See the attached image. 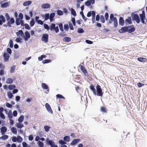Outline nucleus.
Wrapping results in <instances>:
<instances>
[{"label": "nucleus", "mask_w": 147, "mask_h": 147, "mask_svg": "<svg viewBox=\"0 0 147 147\" xmlns=\"http://www.w3.org/2000/svg\"><path fill=\"white\" fill-rule=\"evenodd\" d=\"M0 20L2 21L3 23H5V18L2 15L0 16Z\"/></svg>", "instance_id": "43"}, {"label": "nucleus", "mask_w": 147, "mask_h": 147, "mask_svg": "<svg viewBox=\"0 0 147 147\" xmlns=\"http://www.w3.org/2000/svg\"><path fill=\"white\" fill-rule=\"evenodd\" d=\"M113 21L114 25L115 27L116 28L118 26V22L117 18L114 17L113 14H111L110 16V20H109V23L111 24Z\"/></svg>", "instance_id": "1"}, {"label": "nucleus", "mask_w": 147, "mask_h": 147, "mask_svg": "<svg viewBox=\"0 0 147 147\" xmlns=\"http://www.w3.org/2000/svg\"><path fill=\"white\" fill-rule=\"evenodd\" d=\"M46 141L47 144L50 145L51 147H52L55 144L54 141L53 140H49L48 139H47L46 140Z\"/></svg>", "instance_id": "12"}, {"label": "nucleus", "mask_w": 147, "mask_h": 147, "mask_svg": "<svg viewBox=\"0 0 147 147\" xmlns=\"http://www.w3.org/2000/svg\"><path fill=\"white\" fill-rule=\"evenodd\" d=\"M25 36L24 37V39L25 40H27L30 37V35L29 32L26 31L25 32Z\"/></svg>", "instance_id": "15"}, {"label": "nucleus", "mask_w": 147, "mask_h": 147, "mask_svg": "<svg viewBox=\"0 0 147 147\" xmlns=\"http://www.w3.org/2000/svg\"><path fill=\"white\" fill-rule=\"evenodd\" d=\"M46 56L45 55H42L40 57H38V59L39 61H42L43 58H45Z\"/></svg>", "instance_id": "54"}, {"label": "nucleus", "mask_w": 147, "mask_h": 147, "mask_svg": "<svg viewBox=\"0 0 147 147\" xmlns=\"http://www.w3.org/2000/svg\"><path fill=\"white\" fill-rule=\"evenodd\" d=\"M140 62H147V59L143 57H139L137 59Z\"/></svg>", "instance_id": "22"}, {"label": "nucleus", "mask_w": 147, "mask_h": 147, "mask_svg": "<svg viewBox=\"0 0 147 147\" xmlns=\"http://www.w3.org/2000/svg\"><path fill=\"white\" fill-rule=\"evenodd\" d=\"M32 3V1H25L23 3V5L24 6H28L29 5Z\"/></svg>", "instance_id": "25"}, {"label": "nucleus", "mask_w": 147, "mask_h": 147, "mask_svg": "<svg viewBox=\"0 0 147 147\" xmlns=\"http://www.w3.org/2000/svg\"><path fill=\"white\" fill-rule=\"evenodd\" d=\"M55 24L54 23H52L50 27V29L51 31L55 30L56 33H57L59 32V29L58 26L55 27Z\"/></svg>", "instance_id": "3"}, {"label": "nucleus", "mask_w": 147, "mask_h": 147, "mask_svg": "<svg viewBox=\"0 0 147 147\" xmlns=\"http://www.w3.org/2000/svg\"><path fill=\"white\" fill-rule=\"evenodd\" d=\"M71 38L69 37H65L63 39V40L65 42H68L71 41Z\"/></svg>", "instance_id": "39"}, {"label": "nucleus", "mask_w": 147, "mask_h": 147, "mask_svg": "<svg viewBox=\"0 0 147 147\" xmlns=\"http://www.w3.org/2000/svg\"><path fill=\"white\" fill-rule=\"evenodd\" d=\"M84 32V30L82 28H79L78 30V32L80 33H83Z\"/></svg>", "instance_id": "56"}, {"label": "nucleus", "mask_w": 147, "mask_h": 147, "mask_svg": "<svg viewBox=\"0 0 147 147\" xmlns=\"http://www.w3.org/2000/svg\"><path fill=\"white\" fill-rule=\"evenodd\" d=\"M119 24L121 26H123L124 24V21L123 18L121 17L119 18Z\"/></svg>", "instance_id": "18"}, {"label": "nucleus", "mask_w": 147, "mask_h": 147, "mask_svg": "<svg viewBox=\"0 0 147 147\" xmlns=\"http://www.w3.org/2000/svg\"><path fill=\"white\" fill-rule=\"evenodd\" d=\"M139 16L141 22L143 24H146L144 20H146V16L144 11H142V13L140 14Z\"/></svg>", "instance_id": "4"}, {"label": "nucleus", "mask_w": 147, "mask_h": 147, "mask_svg": "<svg viewBox=\"0 0 147 147\" xmlns=\"http://www.w3.org/2000/svg\"><path fill=\"white\" fill-rule=\"evenodd\" d=\"M49 35L47 34H44L42 37V40L45 42H47L48 41Z\"/></svg>", "instance_id": "6"}, {"label": "nucleus", "mask_w": 147, "mask_h": 147, "mask_svg": "<svg viewBox=\"0 0 147 147\" xmlns=\"http://www.w3.org/2000/svg\"><path fill=\"white\" fill-rule=\"evenodd\" d=\"M22 138L20 136H18L17 138V141L18 143H21L22 141Z\"/></svg>", "instance_id": "36"}, {"label": "nucleus", "mask_w": 147, "mask_h": 147, "mask_svg": "<svg viewBox=\"0 0 147 147\" xmlns=\"http://www.w3.org/2000/svg\"><path fill=\"white\" fill-rule=\"evenodd\" d=\"M9 137V136L7 135H5L0 137V139L2 140H5L7 139Z\"/></svg>", "instance_id": "31"}, {"label": "nucleus", "mask_w": 147, "mask_h": 147, "mask_svg": "<svg viewBox=\"0 0 147 147\" xmlns=\"http://www.w3.org/2000/svg\"><path fill=\"white\" fill-rule=\"evenodd\" d=\"M125 23L126 25L132 24L131 18L130 17H128L125 20Z\"/></svg>", "instance_id": "9"}, {"label": "nucleus", "mask_w": 147, "mask_h": 147, "mask_svg": "<svg viewBox=\"0 0 147 147\" xmlns=\"http://www.w3.org/2000/svg\"><path fill=\"white\" fill-rule=\"evenodd\" d=\"M59 142L61 145H64L66 144V142L62 140H60L59 141Z\"/></svg>", "instance_id": "46"}, {"label": "nucleus", "mask_w": 147, "mask_h": 147, "mask_svg": "<svg viewBox=\"0 0 147 147\" xmlns=\"http://www.w3.org/2000/svg\"><path fill=\"white\" fill-rule=\"evenodd\" d=\"M59 26L60 30L61 32H63V26L62 24L61 23H60L59 24Z\"/></svg>", "instance_id": "50"}, {"label": "nucleus", "mask_w": 147, "mask_h": 147, "mask_svg": "<svg viewBox=\"0 0 147 147\" xmlns=\"http://www.w3.org/2000/svg\"><path fill=\"white\" fill-rule=\"evenodd\" d=\"M80 14L82 15V18L84 20V21H86L87 18H86L84 16L83 12L82 11H81L80 12Z\"/></svg>", "instance_id": "55"}, {"label": "nucleus", "mask_w": 147, "mask_h": 147, "mask_svg": "<svg viewBox=\"0 0 147 147\" xmlns=\"http://www.w3.org/2000/svg\"><path fill=\"white\" fill-rule=\"evenodd\" d=\"M91 4V3L90 1L88 0L85 3V5L87 6H89Z\"/></svg>", "instance_id": "45"}, {"label": "nucleus", "mask_w": 147, "mask_h": 147, "mask_svg": "<svg viewBox=\"0 0 147 147\" xmlns=\"http://www.w3.org/2000/svg\"><path fill=\"white\" fill-rule=\"evenodd\" d=\"M95 11H92V23H94L95 22Z\"/></svg>", "instance_id": "26"}, {"label": "nucleus", "mask_w": 147, "mask_h": 147, "mask_svg": "<svg viewBox=\"0 0 147 147\" xmlns=\"http://www.w3.org/2000/svg\"><path fill=\"white\" fill-rule=\"evenodd\" d=\"M21 123H16V126L17 127L19 128H21L24 127V125L23 124Z\"/></svg>", "instance_id": "29"}, {"label": "nucleus", "mask_w": 147, "mask_h": 147, "mask_svg": "<svg viewBox=\"0 0 147 147\" xmlns=\"http://www.w3.org/2000/svg\"><path fill=\"white\" fill-rule=\"evenodd\" d=\"M90 89L92 91L94 94L95 95H96V90L94 88V86L93 85H91L90 86Z\"/></svg>", "instance_id": "19"}, {"label": "nucleus", "mask_w": 147, "mask_h": 147, "mask_svg": "<svg viewBox=\"0 0 147 147\" xmlns=\"http://www.w3.org/2000/svg\"><path fill=\"white\" fill-rule=\"evenodd\" d=\"M79 66L80 67V69L83 72L84 74L86 76H88V74L85 69V67L83 65H80Z\"/></svg>", "instance_id": "8"}, {"label": "nucleus", "mask_w": 147, "mask_h": 147, "mask_svg": "<svg viewBox=\"0 0 147 147\" xmlns=\"http://www.w3.org/2000/svg\"><path fill=\"white\" fill-rule=\"evenodd\" d=\"M127 27L128 31L127 32L129 33H131L135 31V28L134 26L132 25L130 26H127Z\"/></svg>", "instance_id": "7"}, {"label": "nucleus", "mask_w": 147, "mask_h": 147, "mask_svg": "<svg viewBox=\"0 0 147 147\" xmlns=\"http://www.w3.org/2000/svg\"><path fill=\"white\" fill-rule=\"evenodd\" d=\"M1 133L2 135L4 134L7 131V128L5 126H3L1 128Z\"/></svg>", "instance_id": "16"}, {"label": "nucleus", "mask_w": 147, "mask_h": 147, "mask_svg": "<svg viewBox=\"0 0 147 147\" xmlns=\"http://www.w3.org/2000/svg\"><path fill=\"white\" fill-rule=\"evenodd\" d=\"M55 16V13H52L50 14L49 16V19L50 22H52L54 20V18Z\"/></svg>", "instance_id": "17"}, {"label": "nucleus", "mask_w": 147, "mask_h": 147, "mask_svg": "<svg viewBox=\"0 0 147 147\" xmlns=\"http://www.w3.org/2000/svg\"><path fill=\"white\" fill-rule=\"evenodd\" d=\"M8 116L9 118L10 119H11L13 117V115L12 112L11 111H9L8 113Z\"/></svg>", "instance_id": "35"}, {"label": "nucleus", "mask_w": 147, "mask_h": 147, "mask_svg": "<svg viewBox=\"0 0 147 147\" xmlns=\"http://www.w3.org/2000/svg\"><path fill=\"white\" fill-rule=\"evenodd\" d=\"M35 24L34 21L33 20H31L30 22V25L31 26H32Z\"/></svg>", "instance_id": "62"}, {"label": "nucleus", "mask_w": 147, "mask_h": 147, "mask_svg": "<svg viewBox=\"0 0 147 147\" xmlns=\"http://www.w3.org/2000/svg\"><path fill=\"white\" fill-rule=\"evenodd\" d=\"M80 140L79 139H74L72 142L71 143L70 145L71 146L75 145Z\"/></svg>", "instance_id": "14"}, {"label": "nucleus", "mask_w": 147, "mask_h": 147, "mask_svg": "<svg viewBox=\"0 0 147 147\" xmlns=\"http://www.w3.org/2000/svg\"><path fill=\"white\" fill-rule=\"evenodd\" d=\"M45 107L49 112L51 114L53 113V111L51 109V107L48 103H47L45 104Z\"/></svg>", "instance_id": "11"}, {"label": "nucleus", "mask_w": 147, "mask_h": 147, "mask_svg": "<svg viewBox=\"0 0 147 147\" xmlns=\"http://www.w3.org/2000/svg\"><path fill=\"white\" fill-rule=\"evenodd\" d=\"M44 128L45 131L48 132L49 131V129H50V127L48 126L45 125L44 127Z\"/></svg>", "instance_id": "49"}, {"label": "nucleus", "mask_w": 147, "mask_h": 147, "mask_svg": "<svg viewBox=\"0 0 147 147\" xmlns=\"http://www.w3.org/2000/svg\"><path fill=\"white\" fill-rule=\"evenodd\" d=\"M63 139L64 141L67 142H69L70 141V138L69 136H65L63 138Z\"/></svg>", "instance_id": "32"}, {"label": "nucleus", "mask_w": 147, "mask_h": 147, "mask_svg": "<svg viewBox=\"0 0 147 147\" xmlns=\"http://www.w3.org/2000/svg\"><path fill=\"white\" fill-rule=\"evenodd\" d=\"M15 66H13L11 67L10 69V73H13L15 71Z\"/></svg>", "instance_id": "51"}, {"label": "nucleus", "mask_w": 147, "mask_h": 147, "mask_svg": "<svg viewBox=\"0 0 147 147\" xmlns=\"http://www.w3.org/2000/svg\"><path fill=\"white\" fill-rule=\"evenodd\" d=\"M42 16L45 18V20H47L49 18V13L45 14L44 15Z\"/></svg>", "instance_id": "28"}, {"label": "nucleus", "mask_w": 147, "mask_h": 147, "mask_svg": "<svg viewBox=\"0 0 147 147\" xmlns=\"http://www.w3.org/2000/svg\"><path fill=\"white\" fill-rule=\"evenodd\" d=\"M3 56L4 58L5 61H7L9 57V55L6 53H4L3 54Z\"/></svg>", "instance_id": "20"}, {"label": "nucleus", "mask_w": 147, "mask_h": 147, "mask_svg": "<svg viewBox=\"0 0 147 147\" xmlns=\"http://www.w3.org/2000/svg\"><path fill=\"white\" fill-rule=\"evenodd\" d=\"M71 14L73 15L74 17H75L76 16V11L73 8H71Z\"/></svg>", "instance_id": "41"}, {"label": "nucleus", "mask_w": 147, "mask_h": 147, "mask_svg": "<svg viewBox=\"0 0 147 147\" xmlns=\"http://www.w3.org/2000/svg\"><path fill=\"white\" fill-rule=\"evenodd\" d=\"M56 98H59L61 100H65V98L61 94H57L56 95Z\"/></svg>", "instance_id": "27"}, {"label": "nucleus", "mask_w": 147, "mask_h": 147, "mask_svg": "<svg viewBox=\"0 0 147 147\" xmlns=\"http://www.w3.org/2000/svg\"><path fill=\"white\" fill-rule=\"evenodd\" d=\"M24 120V117L23 116H21L18 119V121L20 123L22 122Z\"/></svg>", "instance_id": "37"}, {"label": "nucleus", "mask_w": 147, "mask_h": 147, "mask_svg": "<svg viewBox=\"0 0 147 147\" xmlns=\"http://www.w3.org/2000/svg\"><path fill=\"white\" fill-rule=\"evenodd\" d=\"M51 61V60L47 59H45V60H43L42 61V63L44 64H45V63H49Z\"/></svg>", "instance_id": "52"}, {"label": "nucleus", "mask_w": 147, "mask_h": 147, "mask_svg": "<svg viewBox=\"0 0 147 147\" xmlns=\"http://www.w3.org/2000/svg\"><path fill=\"white\" fill-rule=\"evenodd\" d=\"M38 145L39 147H43L44 144L42 142L39 141L38 142Z\"/></svg>", "instance_id": "53"}, {"label": "nucleus", "mask_w": 147, "mask_h": 147, "mask_svg": "<svg viewBox=\"0 0 147 147\" xmlns=\"http://www.w3.org/2000/svg\"><path fill=\"white\" fill-rule=\"evenodd\" d=\"M128 29L127 26H124L122 28L119 30V32L121 33H123L125 32H127Z\"/></svg>", "instance_id": "10"}, {"label": "nucleus", "mask_w": 147, "mask_h": 147, "mask_svg": "<svg viewBox=\"0 0 147 147\" xmlns=\"http://www.w3.org/2000/svg\"><path fill=\"white\" fill-rule=\"evenodd\" d=\"M43 9H47L50 7V5L49 3H44L41 5Z\"/></svg>", "instance_id": "21"}, {"label": "nucleus", "mask_w": 147, "mask_h": 147, "mask_svg": "<svg viewBox=\"0 0 147 147\" xmlns=\"http://www.w3.org/2000/svg\"><path fill=\"white\" fill-rule=\"evenodd\" d=\"M10 3V2H6L3 4H2L1 5V7L2 8H5L9 6V3Z\"/></svg>", "instance_id": "24"}, {"label": "nucleus", "mask_w": 147, "mask_h": 147, "mask_svg": "<svg viewBox=\"0 0 147 147\" xmlns=\"http://www.w3.org/2000/svg\"><path fill=\"white\" fill-rule=\"evenodd\" d=\"M13 82V80L12 78H8L6 82L7 84H12Z\"/></svg>", "instance_id": "30"}, {"label": "nucleus", "mask_w": 147, "mask_h": 147, "mask_svg": "<svg viewBox=\"0 0 147 147\" xmlns=\"http://www.w3.org/2000/svg\"><path fill=\"white\" fill-rule=\"evenodd\" d=\"M8 20L9 21L7 22V25L8 26L11 27V24H13L15 22V20L13 18H12Z\"/></svg>", "instance_id": "13"}, {"label": "nucleus", "mask_w": 147, "mask_h": 147, "mask_svg": "<svg viewBox=\"0 0 147 147\" xmlns=\"http://www.w3.org/2000/svg\"><path fill=\"white\" fill-rule=\"evenodd\" d=\"M16 34L17 36H19L20 35L22 37H24V32L22 30H19L18 32H16Z\"/></svg>", "instance_id": "23"}, {"label": "nucleus", "mask_w": 147, "mask_h": 147, "mask_svg": "<svg viewBox=\"0 0 147 147\" xmlns=\"http://www.w3.org/2000/svg\"><path fill=\"white\" fill-rule=\"evenodd\" d=\"M44 26V28L47 30H49L50 29V28L47 24H45Z\"/></svg>", "instance_id": "61"}, {"label": "nucleus", "mask_w": 147, "mask_h": 147, "mask_svg": "<svg viewBox=\"0 0 147 147\" xmlns=\"http://www.w3.org/2000/svg\"><path fill=\"white\" fill-rule=\"evenodd\" d=\"M100 19L101 22L104 23L105 22V19L103 16L102 15L100 16Z\"/></svg>", "instance_id": "42"}, {"label": "nucleus", "mask_w": 147, "mask_h": 147, "mask_svg": "<svg viewBox=\"0 0 147 147\" xmlns=\"http://www.w3.org/2000/svg\"><path fill=\"white\" fill-rule=\"evenodd\" d=\"M0 117L3 119H5V116L3 113H0Z\"/></svg>", "instance_id": "63"}, {"label": "nucleus", "mask_w": 147, "mask_h": 147, "mask_svg": "<svg viewBox=\"0 0 147 147\" xmlns=\"http://www.w3.org/2000/svg\"><path fill=\"white\" fill-rule=\"evenodd\" d=\"M57 14L59 16H62L63 15V11L59 10H57Z\"/></svg>", "instance_id": "48"}, {"label": "nucleus", "mask_w": 147, "mask_h": 147, "mask_svg": "<svg viewBox=\"0 0 147 147\" xmlns=\"http://www.w3.org/2000/svg\"><path fill=\"white\" fill-rule=\"evenodd\" d=\"M132 19L133 20H135L137 24H139L140 22L139 17L136 14H134L132 16Z\"/></svg>", "instance_id": "5"}, {"label": "nucleus", "mask_w": 147, "mask_h": 147, "mask_svg": "<svg viewBox=\"0 0 147 147\" xmlns=\"http://www.w3.org/2000/svg\"><path fill=\"white\" fill-rule=\"evenodd\" d=\"M20 18H17L16 20V23L17 25L18 26L20 24Z\"/></svg>", "instance_id": "47"}, {"label": "nucleus", "mask_w": 147, "mask_h": 147, "mask_svg": "<svg viewBox=\"0 0 147 147\" xmlns=\"http://www.w3.org/2000/svg\"><path fill=\"white\" fill-rule=\"evenodd\" d=\"M64 29L66 30H68L69 29V27L67 24H65L64 25Z\"/></svg>", "instance_id": "59"}, {"label": "nucleus", "mask_w": 147, "mask_h": 147, "mask_svg": "<svg viewBox=\"0 0 147 147\" xmlns=\"http://www.w3.org/2000/svg\"><path fill=\"white\" fill-rule=\"evenodd\" d=\"M16 87V86L13 84L10 85L8 86V88L10 90H12L14 89Z\"/></svg>", "instance_id": "34"}, {"label": "nucleus", "mask_w": 147, "mask_h": 147, "mask_svg": "<svg viewBox=\"0 0 147 147\" xmlns=\"http://www.w3.org/2000/svg\"><path fill=\"white\" fill-rule=\"evenodd\" d=\"M5 17L6 18V20L7 21L9 20L10 19V17L8 14L7 13H6L5 14Z\"/></svg>", "instance_id": "64"}, {"label": "nucleus", "mask_w": 147, "mask_h": 147, "mask_svg": "<svg viewBox=\"0 0 147 147\" xmlns=\"http://www.w3.org/2000/svg\"><path fill=\"white\" fill-rule=\"evenodd\" d=\"M41 86L42 88L44 89H47L48 88L47 85L45 83H42Z\"/></svg>", "instance_id": "33"}, {"label": "nucleus", "mask_w": 147, "mask_h": 147, "mask_svg": "<svg viewBox=\"0 0 147 147\" xmlns=\"http://www.w3.org/2000/svg\"><path fill=\"white\" fill-rule=\"evenodd\" d=\"M9 47L10 48H12L13 47V41L12 40H9Z\"/></svg>", "instance_id": "57"}, {"label": "nucleus", "mask_w": 147, "mask_h": 147, "mask_svg": "<svg viewBox=\"0 0 147 147\" xmlns=\"http://www.w3.org/2000/svg\"><path fill=\"white\" fill-rule=\"evenodd\" d=\"M19 18L20 20H22L23 18V15L22 13H20L19 14Z\"/></svg>", "instance_id": "60"}, {"label": "nucleus", "mask_w": 147, "mask_h": 147, "mask_svg": "<svg viewBox=\"0 0 147 147\" xmlns=\"http://www.w3.org/2000/svg\"><path fill=\"white\" fill-rule=\"evenodd\" d=\"M100 111L104 113H107V110L105 107H101L100 108Z\"/></svg>", "instance_id": "44"}, {"label": "nucleus", "mask_w": 147, "mask_h": 147, "mask_svg": "<svg viewBox=\"0 0 147 147\" xmlns=\"http://www.w3.org/2000/svg\"><path fill=\"white\" fill-rule=\"evenodd\" d=\"M24 26H25V28L26 29H27L28 30H29L30 29V27L29 26L28 24H24Z\"/></svg>", "instance_id": "58"}, {"label": "nucleus", "mask_w": 147, "mask_h": 147, "mask_svg": "<svg viewBox=\"0 0 147 147\" xmlns=\"http://www.w3.org/2000/svg\"><path fill=\"white\" fill-rule=\"evenodd\" d=\"M11 131L12 132L15 134H16L17 133V130L15 127H12L11 128Z\"/></svg>", "instance_id": "38"}, {"label": "nucleus", "mask_w": 147, "mask_h": 147, "mask_svg": "<svg viewBox=\"0 0 147 147\" xmlns=\"http://www.w3.org/2000/svg\"><path fill=\"white\" fill-rule=\"evenodd\" d=\"M96 88L97 92L96 93V95L98 96H102L103 94V92L100 86L98 84L97 85Z\"/></svg>", "instance_id": "2"}, {"label": "nucleus", "mask_w": 147, "mask_h": 147, "mask_svg": "<svg viewBox=\"0 0 147 147\" xmlns=\"http://www.w3.org/2000/svg\"><path fill=\"white\" fill-rule=\"evenodd\" d=\"M7 96L9 98H11L13 96V94L10 91L7 92Z\"/></svg>", "instance_id": "40"}]
</instances>
